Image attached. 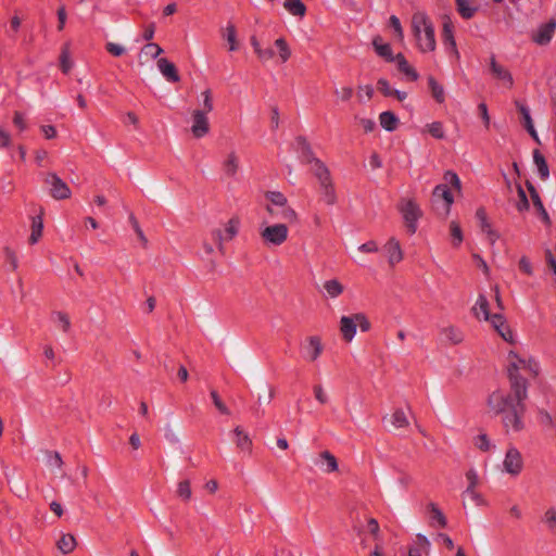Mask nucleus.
Returning <instances> with one entry per match:
<instances>
[{"mask_svg": "<svg viewBox=\"0 0 556 556\" xmlns=\"http://www.w3.org/2000/svg\"><path fill=\"white\" fill-rule=\"evenodd\" d=\"M510 391L495 390L488 397V408L494 415L502 417L507 431L519 432L525 428L522 417L526 412L525 401L528 390L521 382L514 380Z\"/></svg>", "mask_w": 556, "mask_h": 556, "instance_id": "f257e3e1", "label": "nucleus"}, {"mask_svg": "<svg viewBox=\"0 0 556 556\" xmlns=\"http://www.w3.org/2000/svg\"><path fill=\"white\" fill-rule=\"evenodd\" d=\"M412 29L417 47L421 52H432L435 50L434 26L426 13H414L412 17Z\"/></svg>", "mask_w": 556, "mask_h": 556, "instance_id": "f03ea898", "label": "nucleus"}, {"mask_svg": "<svg viewBox=\"0 0 556 556\" xmlns=\"http://www.w3.org/2000/svg\"><path fill=\"white\" fill-rule=\"evenodd\" d=\"M540 364L531 356L518 355L515 352H509L507 356V374L509 384H513L514 380L521 382L528 388L527 380L520 375V370L528 371L532 376L536 377L540 374Z\"/></svg>", "mask_w": 556, "mask_h": 556, "instance_id": "7ed1b4c3", "label": "nucleus"}, {"mask_svg": "<svg viewBox=\"0 0 556 556\" xmlns=\"http://www.w3.org/2000/svg\"><path fill=\"white\" fill-rule=\"evenodd\" d=\"M444 181L445 184H440L435 186L432 191V203L434 206H442V210L445 214H448L451 211V206L454 203V197L448 188L456 189L458 192L462 190V182L458 175L453 170H447L444 173Z\"/></svg>", "mask_w": 556, "mask_h": 556, "instance_id": "20e7f679", "label": "nucleus"}, {"mask_svg": "<svg viewBox=\"0 0 556 556\" xmlns=\"http://www.w3.org/2000/svg\"><path fill=\"white\" fill-rule=\"evenodd\" d=\"M289 235V228L283 223L265 225L260 228V237L267 248L280 247Z\"/></svg>", "mask_w": 556, "mask_h": 556, "instance_id": "39448f33", "label": "nucleus"}, {"mask_svg": "<svg viewBox=\"0 0 556 556\" xmlns=\"http://www.w3.org/2000/svg\"><path fill=\"white\" fill-rule=\"evenodd\" d=\"M399 211L403 216L409 233L414 235L417 230V222L421 216L418 204L412 199H403L399 204Z\"/></svg>", "mask_w": 556, "mask_h": 556, "instance_id": "423d86ee", "label": "nucleus"}, {"mask_svg": "<svg viewBox=\"0 0 556 556\" xmlns=\"http://www.w3.org/2000/svg\"><path fill=\"white\" fill-rule=\"evenodd\" d=\"M503 471L511 477H517L523 469V458L519 450L510 445L503 459Z\"/></svg>", "mask_w": 556, "mask_h": 556, "instance_id": "0eeeda50", "label": "nucleus"}, {"mask_svg": "<svg viewBox=\"0 0 556 556\" xmlns=\"http://www.w3.org/2000/svg\"><path fill=\"white\" fill-rule=\"evenodd\" d=\"M240 227V218L238 216H233L225 224L224 231L220 229L212 231V237L217 242L219 251L224 250V241H230L239 233Z\"/></svg>", "mask_w": 556, "mask_h": 556, "instance_id": "6e6552de", "label": "nucleus"}, {"mask_svg": "<svg viewBox=\"0 0 556 556\" xmlns=\"http://www.w3.org/2000/svg\"><path fill=\"white\" fill-rule=\"evenodd\" d=\"M45 182L50 187L51 197L56 200L68 199L72 194L71 189L66 182L54 173H49L45 179Z\"/></svg>", "mask_w": 556, "mask_h": 556, "instance_id": "1a4fd4ad", "label": "nucleus"}, {"mask_svg": "<svg viewBox=\"0 0 556 556\" xmlns=\"http://www.w3.org/2000/svg\"><path fill=\"white\" fill-rule=\"evenodd\" d=\"M324 350L321 340L317 336L308 337L301 344V355L306 362H315L321 355Z\"/></svg>", "mask_w": 556, "mask_h": 556, "instance_id": "9d476101", "label": "nucleus"}, {"mask_svg": "<svg viewBox=\"0 0 556 556\" xmlns=\"http://www.w3.org/2000/svg\"><path fill=\"white\" fill-rule=\"evenodd\" d=\"M191 132L194 138H203L210 131V122L204 111L194 110L191 115Z\"/></svg>", "mask_w": 556, "mask_h": 556, "instance_id": "9b49d317", "label": "nucleus"}, {"mask_svg": "<svg viewBox=\"0 0 556 556\" xmlns=\"http://www.w3.org/2000/svg\"><path fill=\"white\" fill-rule=\"evenodd\" d=\"M490 72L494 78L498 79L505 87L511 88L514 85V79L510 72L497 63L495 56H492L490 60Z\"/></svg>", "mask_w": 556, "mask_h": 556, "instance_id": "f8f14e48", "label": "nucleus"}, {"mask_svg": "<svg viewBox=\"0 0 556 556\" xmlns=\"http://www.w3.org/2000/svg\"><path fill=\"white\" fill-rule=\"evenodd\" d=\"M442 40L446 52L454 56L456 60L459 59V52L456 47V41L453 33V25L451 22H444L442 29Z\"/></svg>", "mask_w": 556, "mask_h": 556, "instance_id": "ddd939ff", "label": "nucleus"}, {"mask_svg": "<svg viewBox=\"0 0 556 556\" xmlns=\"http://www.w3.org/2000/svg\"><path fill=\"white\" fill-rule=\"evenodd\" d=\"M383 250L391 267H394L403 260V251L397 239L390 238L384 244Z\"/></svg>", "mask_w": 556, "mask_h": 556, "instance_id": "4468645a", "label": "nucleus"}, {"mask_svg": "<svg viewBox=\"0 0 556 556\" xmlns=\"http://www.w3.org/2000/svg\"><path fill=\"white\" fill-rule=\"evenodd\" d=\"M315 464L325 473L334 472L339 468L337 458L329 451L321 452Z\"/></svg>", "mask_w": 556, "mask_h": 556, "instance_id": "2eb2a0df", "label": "nucleus"}, {"mask_svg": "<svg viewBox=\"0 0 556 556\" xmlns=\"http://www.w3.org/2000/svg\"><path fill=\"white\" fill-rule=\"evenodd\" d=\"M266 211L273 218L282 219L288 223H295L298 219L295 211L289 205L276 208L273 205H266Z\"/></svg>", "mask_w": 556, "mask_h": 556, "instance_id": "dca6fc26", "label": "nucleus"}, {"mask_svg": "<svg viewBox=\"0 0 556 556\" xmlns=\"http://www.w3.org/2000/svg\"><path fill=\"white\" fill-rule=\"evenodd\" d=\"M308 164L311 165V170L318 180L319 185H325L326 182L328 184L329 181H332L328 167L319 159L316 157Z\"/></svg>", "mask_w": 556, "mask_h": 556, "instance_id": "f3484780", "label": "nucleus"}, {"mask_svg": "<svg viewBox=\"0 0 556 556\" xmlns=\"http://www.w3.org/2000/svg\"><path fill=\"white\" fill-rule=\"evenodd\" d=\"M556 28V23L549 21L541 25L533 36V40L539 45H546L551 41Z\"/></svg>", "mask_w": 556, "mask_h": 556, "instance_id": "a211bd4d", "label": "nucleus"}, {"mask_svg": "<svg viewBox=\"0 0 556 556\" xmlns=\"http://www.w3.org/2000/svg\"><path fill=\"white\" fill-rule=\"evenodd\" d=\"M157 68L160 73L166 78L167 81L177 83L180 80L176 66L167 59H159Z\"/></svg>", "mask_w": 556, "mask_h": 556, "instance_id": "6ab92c4d", "label": "nucleus"}, {"mask_svg": "<svg viewBox=\"0 0 556 556\" xmlns=\"http://www.w3.org/2000/svg\"><path fill=\"white\" fill-rule=\"evenodd\" d=\"M356 320H355V314L352 316H342L340 319V331L342 333V337L348 342L352 341L353 338L356 334Z\"/></svg>", "mask_w": 556, "mask_h": 556, "instance_id": "aec40b11", "label": "nucleus"}, {"mask_svg": "<svg viewBox=\"0 0 556 556\" xmlns=\"http://www.w3.org/2000/svg\"><path fill=\"white\" fill-rule=\"evenodd\" d=\"M431 544L430 541L424 535L418 533L416 535V540L414 545L408 549V556H424L427 555L430 551Z\"/></svg>", "mask_w": 556, "mask_h": 556, "instance_id": "412c9836", "label": "nucleus"}, {"mask_svg": "<svg viewBox=\"0 0 556 556\" xmlns=\"http://www.w3.org/2000/svg\"><path fill=\"white\" fill-rule=\"evenodd\" d=\"M472 311L478 319H483L486 321H489L493 315L489 311V301L483 294H479Z\"/></svg>", "mask_w": 556, "mask_h": 556, "instance_id": "4be33fe9", "label": "nucleus"}, {"mask_svg": "<svg viewBox=\"0 0 556 556\" xmlns=\"http://www.w3.org/2000/svg\"><path fill=\"white\" fill-rule=\"evenodd\" d=\"M528 189L530 191V195H531L533 205L536 208L538 214H539L541 220L545 225H549L551 224V219H549L548 213L545 210V207H544V205H543V203L541 201V198H540L538 191L535 190V188L531 184L528 185Z\"/></svg>", "mask_w": 556, "mask_h": 556, "instance_id": "5701e85b", "label": "nucleus"}, {"mask_svg": "<svg viewBox=\"0 0 556 556\" xmlns=\"http://www.w3.org/2000/svg\"><path fill=\"white\" fill-rule=\"evenodd\" d=\"M294 147L298 153L300 154V157L302 162L309 163L314 159V153L312 151V148L307 140L304 137H298L294 141Z\"/></svg>", "mask_w": 556, "mask_h": 556, "instance_id": "b1692460", "label": "nucleus"}, {"mask_svg": "<svg viewBox=\"0 0 556 556\" xmlns=\"http://www.w3.org/2000/svg\"><path fill=\"white\" fill-rule=\"evenodd\" d=\"M441 339L450 344H459L464 340V334L457 327H444L440 331Z\"/></svg>", "mask_w": 556, "mask_h": 556, "instance_id": "393cba45", "label": "nucleus"}, {"mask_svg": "<svg viewBox=\"0 0 556 556\" xmlns=\"http://www.w3.org/2000/svg\"><path fill=\"white\" fill-rule=\"evenodd\" d=\"M235 443L237 447L243 452H250L252 447V440L250 435L240 427L233 429Z\"/></svg>", "mask_w": 556, "mask_h": 556, "instance_id": "a878e982", "label": "nucleus"}, {"mask_svg": "<svg viewBox=\"0 0 556 556\" xmlns=\"http://www.w3.org/2000/svg\"><path fill=\"white\" fill-rule=\"evenodd\" d=\"M393 62H396L399 71L406 75L412 81H416L418 79V73L408 64L402 53H397Z\"/></svg>", "mask_w": 556, "mask_h": 556, "instance_id": "bb28decb", "label": "nucleus"}, {"mask_svg": "<svg viewBox=\"0 0 556 556\" xmlns=\"http://www.w3.org/2000/svg\"><path fill=\"white\" fill-rule=\"evenodd\" d=\"M372 46L377 54L389 62H393L395 56L393 55L391 46L389 43L382 42L381 37L377 36L372 40Z\"/></svg>", "mask_w": 556, "mask_h": 556, "instance_id": "cd10ccee", "label": "nucleus"}, {"mask_svg": "<svg viewBox=\"0 0 556 556\" xmlns=\"http://www.w3.org/2000/svg\"><path fill=\"white\" fill-rule=\"evenodd\" d=\"M263 391H264V394H258V397H257V406L255 407L256 416H262L264 414V410L262 407L264 405H269L274 397V389L269 384L265 383L263 386Z\"/></svg>", "mask_w": 556, "mask_h": 556, "instance_id": "c85d7f7f", "label": "nucleus"}, {"mask_svg": "<svg viewBox=\"0 0 556 556\" xmlns=\"http://www.w3.org/2000/svg\"><path fill=\"white\" fill-rule=\"evenodd\" d=\"M239 169V157L236 152H230L223 162V170L228 177H235Z\"/></svg>", "mask_w": 556, "mask_h": 556, "instance_id": "c756f323", "label": "nucleus"}, {"mask_svg": "<svg viewBox=\"0 0 556 556\" xmlns=\"http://www.w3.org/2000/svg\"><path fill=\"white\" fill-rule=\"evenodd\" d=\"M379 122L387 131H394L399 125V118L390 111L382 112L379 115Z\"/></svg>", "mask_w": 556, "mask_h": 556, "instance_id": "7c9ffc66", "label": "nucleus"}, {"mask_svg": "<svg viewBox=\"0 0 556 556\" xmlns=\"http://www.w3.org/2000/svg\"><path fill=\"white\" fill-rule=\"evenodd\" d=\"M43 220L41 215L31 218V232L29 236V243L36 244L42 236Z\"/></svg>", "mask_w": 556, "mask_h": 556, "instance_id": "2f4dec72", "label": "nucleus"}, {"mask_svg": "<svg viewBox=\"0 0 556 556\" xmlns=\"http://www.w3.org/2000/svg\"><path fill=\"white\" fill-rule=\"evenodd\" d=\"M533 162L536 166L538 173L542 179H546L549 176L548 165L544 155L539 151H533Z\"/></svg>", "mask_w": 556, "mask_h": 556, "instance_id": "473e14b6", "label": "nucleus"}, {"mask_svg": "<svg viewBox=\"0 0 556 556\" xmlns=\"http://www.w3.org/2000/svg\"><path fill=\"white\" fill-rule=\"evenodd\" d=\"M321 200L327 205H333L337 201L336 190L332 181L326 182L325 185H319Z\"/></svg>", "mask_w": 556, "mask_h": 556, "instance_id": "72a5a7b5", "label": "nucleus"}, {"mask_svg": "<svg viewBox=\"0 0 556 556\" xmlns=\"http://www.w3.org/2000/svg\"><path fill=\"white\" fill-rule=\"evenodd\" d=\"M455 1H456L457 12L459 13V15L463 18L469 20L476 14L478 8L472 5L469 0H455Z\"/></svg>", "mask_w": 556, "mask_h": 556, "instance_id": "f704fd0d", "label": "nucleus"}, {"mask_svg": "<svg viewBox=\"0 0 556 556\" xmlns=\"http://www.w3.org/2000/svg\"><path fill=\"white\" fill-rule=\"evenodd\" d=\"M542 522L545 525L546 530L552 533L556 534V508L549 507L545 510Z\"/></svg>", "mask_w": 556, "mask_h": 556, "instance_id": "c9c22d12", "label": "nucleus"}, {"mask_svg": "<svg viewBox=\"0 0 556 556\" xmlns=\"http://www.w3.org/2000/svg\"><path fill=\"white\" fill-rule=\"evenodd\" d=\"M265 198L268 200L267 205H273V207H282L288 205V200L283 193L279 191H267L265 193Z\"/></svg>", "mask_w": 556, "mask_h": 556, "instance_id": "e433bc0d", "label": "nucleus"}, {"mask_svg": "<svg viewBox=\"0 0 556 556\" xmlns=\"http://www.w3.org/2000/svg\"><path fill=\"white\" fill-rule=\"evenodd\" d=\"M428 85L435 101L443 103L445 101V92L443 86L440 85L432 76L428 78Z\"/></svg>", "mask_w": 556, "mask_h": 556, "instance_id": "4c0bfd02", "label": "nucleus"}, {"mask_svg": "<svg viewBox=\"0 0 556 556\" xmlns=\"http://www.w3.org/2000/svg\"><path fill=\"white\" fill-rule=\"evenodd\" d=\"M76 546V540L72 534H63L58 541V548L63 554L71 553Z\"/></svg>", "mask_w": 556, "mask_h": 556, "instance_id": "58836bf2", "label": "nucleus"}, {"mask_svg": "<svg viewBox=\"0 0 556 556\" xmlns=\"http://www.w3.org/2000/svg\"><path fill=\"white\" fill-rule=\"evenodd\" d=\"M429 508H430V513H431L430 518H431L432 526L444 528L446 526V518L443 515V513L433 503H431L429 505Z\"/></svg>", "mask_w": 556, "mask_h": 556, "instance_id": "ea45409f", "label": "nucleus"}, {"mask_svg": "<svg viewBox=\"0 0 556 556\" xmlns=\"http://www.w3.org/2000/svg\"><path fill=\"white\" fill-rule=\"evenodd\" d=\"M286 10L294 16H303L305 14V5L301 0H286Z\"/></svg>", "mask_w": 556, "mask_h": 556, "instance_id": "a19ab883", "label": "nucleus"}, {"mask_svg": "<svg viewBox=\"0 0 556 556\" xmlns=\"http://www.w3.org/2000/svg\"><path fill=\"white\" fill-rule=\"evenodd\" d=\"M324 289L328 296L334 299L343 292V286L337 279L327 280L324 283Z\"/></svg>", "mask_w": 556, "mask_h": 556, "instance_id": "79ce46f5", "label": "nucleus"}, {"mask_svg": "<svg viewBox=\"0 0 556 556\" xmlns=\"http://www.w3.org/2000/svg\"><path fill=\"white\" fill-rule=\"evenodd\" d=\"M390 421L395 429L406 428L409 425V421L403 409H396L392 414Z\"/></svg>", "mask_w": 556, "mask_h": 556, "instance_id": "37998d69", "label": "nucleus"}, {"mask_svg": "<svg viewBox=\"0 0 556 556\" xmlns=\"http://www.w3.org/2000/svg\"><path fill=\"white\" fill-rule=\"evenodd\" d=\"M275 46L278 49V54L282 63L287 62L291 56V50L283 38H278L275 41Z\"/></svg>", "mask_w": 556, "mask_h": 556, "instance_id": "c03bdc74", "label": "nucleus"}, {"mask_svg": "<svg viewBox=\"0 0 556 556\" xmlns=\"http://www.w3.org/2000/svg\"><path fill=\"white\" fill-rule=\"evenodd\" d=\"M450 232L452 237V242L454 247H459L464 240L463 231L456 222H451L450 224Z\"/></svg>", "mask_w": 556, "mask_h": 556, "instance_id": "a18cd8bd", "label": "nucleus"}, {"mask_svg": "<svg viewBox=\"0 0 556 556\" xmlns=\"http://www.w3.org/2000/svg\"><path fill=\"white\" fill-rule=\"evenodd\" d=\"M224 37L229 43V50L235 51L237 50V31L236 27L232 24H228L225 29Z\"/></svg>", "mask_w": 556, "mask_h": 556, "instance_id": "49530a36", "label": "nucleus"}, {"mask_svg": "<svg viewBox=\"0 0 556 556\" xmlns=\"http://www.w3.org/2000/svg\"><path fill=\"white\" fill-rule=\"evenodd\" d=\"M53 319L56 323L58 327L62 329V331L67 332L71 328V321L68 316L62 312L53 313Z\"/></svg>", "mask_w": 556, "mask_h": 556, "instance_id": "de8ad7c7", "label": "nucleus"}, {"mask_svg": "<svg viewBox=\"0 0 556 556\" xmlns=\"http://www.w3.org/2000/svg\"><path fill=\"white\" fill-rule=\"evenodd\" d=\"M464 496L468 497L477 506H483L486 504L483 496L476 491V488H466Z\"/></svg>", "mask_w": 556, "mask_h": 556, "instance_id": "09e8293b", "label": "nucleus"}, {"mask_svg": "<svg viewBox=\"0 0 556 556\" xmlns=\"http://www.w3.org/2000/svg\"><path fill=\"white\" fill-rule=\"evenodd\" d=\"M427 129L428 132L435 139H443L445 136L443 124L441 122H432L428 124Z\"/></svg>", "mask_w": 556, "mask_h": 556, "instance_id": "8fccbe9b", "label": "nucleus"}, {"mask_svg": "<svg viewBox=\"0 0 556 556\" xmlns=\"http://www.w3.org/2000/svg\"><path fill=\"white\" fill-rule=\"evenodd\" d=\"M492 325V327L497 331V333H501V331L505 330V328L509 327L506 324V320L502 314H493L491 319L489 320Z\"/></svg>", "mask_w": 556, "mask_h": 556, "instance_id": "3c124183", "label": "nucleus"}, {"mask_svg": "<svg viewBox=\"0 0 556 556\" xmlns=\"http://www.w3.org/2000/svg\"><path fill=\"white\" fill-rule=\"evenodd\" d=\"M141 53L149 55L152 59H156L163 53V49L157 43L149 42L141 49Z\"/></svg>", "mask_w": 556, "mask_h": 556, "instance_id": "603ef678", "label": "nucleus"}, {"mask_svg": "<svg viewBox=\"0 0 556 556\" xmlns=\"http://www.w3.org/2000/svg\"><path fill=\"white\" fill-rule=\"evenodd\" d=\"M201 97H202V109H200V111H204L205 114H208L210 112L213 111V108H214L211 90L210 89L204 90L201 93Z\"/></svg>", "mask_w": 556, "mask_h": 556, "instance_id": "864d4df0", "label": "nucleus"}, {"mask_svg": "<svg viewBox=\"0 0 556 556\" xmlns=\"http://www.w3.org/2000/svg\"><path fill=\"white\" fill-rule=\"evenodd\" d=\"M177 494L185 501L190 500L191 488H190V482L188 480H184L178 483Z\"/></svg>", "mask_w": 556, "mask_h": 556, "instance_id": "5fc2aeb1", "label": "nucleus"}, {"mask_svg": "<svg viewBox=\"0 0 556 556\" xmlns=\"http://www.w3.org/2000/svg\"><path fill=\"white\" fill-rule=\"evenodd\" d=\"M211 397L213 400L215 407L218 409L220 414L230 415L229 408L224 404V402L220 400L218 393L215 390L211 391Z\"/></svg>", "mask_w": 556, "mask_h": 556, "instance_id": "6e6d98bb", "label": "nucleus"}, {"mask_svg": "<svg viewBox=\"0 0 556 556\" xmlns=\"http://www.w3.org/2000/svg\"><path fill=\"white\" fill-rule=\"evenodd\" d=\"M390 26L393 28L396 38L402 41L404 39V31L397 16L391 15L389 20Z\"/></svg>", "mask_w": 556, "mask_h": 556, "instance_id": "4d7b16f0", "label": "nucleus"}, {"mask_svg": "<svg viewBox=\"0 0 556 556\" xmlns=\"http://www.w3.org/2000/svg\"><path fill=\"white\" fill-rule=\"evenodd\" d=\"M475 445L483 452L489 451L492 446V444L485 433H481L475 438Z\"/></svg>", "mask_w": 556, "mask_h": 556, "instance_id": "13d9d810", "label": "nucleus"}, {"mask_svg": "<svg viewBox=\"0 0 556 556\" xmlns=\"http://www.w3.org/2000/svg\"><path fill=\"white\" fill-rule=\"evenodd\" d=\"M517 191H518V197H519V200L517 202V210L519 212H523L529 208V201H528L527 194L521 186L517 187Z\"/></svg>", "mask_w": 556, "mask_h": 556, "instance_id": "bf43d9fd", "label": "nucleus"}, {"mask_svg": "<svg viewBox=\"0 0 556 556\" xmlns=\"http://www.w3.org/2000/svg\"><path fill=\"white\" fill-rule=\"evenodd\" d=\"M47 463L51 468H58V469H60L63 465L62 457H61L60 453H58V452L49 453Z\"/></svg>", "mask_w": 556, "mask_h": 556, "instance_id": "052dcab7", "label": "nucleus"}, {"mask_svg": "<svg viewBox=\"0 0 556 556\" xmlns=\"http://www.w3.org/2000/svg\"><path fill=\"white\" fill-rule=\"evenodd\" d=\"M61 68L63 73L67 74L72 68V62L70 60V53L67 49H64L60 56Z\"/></svg>", "mask_w": 556, "mask_h": 556, "instance_id": "680f3d73", "label": "nucleus"}, {"mask_svg": "<svg viewBox=\"0 0 556 556\" xmlns=\"http://www.w3.org/2000/svg\"><path fill=\"white\" fill-rule=\"evenodd\" d=\"M352 87H342L341 89H336V96L343 102L350 101L353 96Z\"/></svg>", "mask_w": 556, "mask_h": 556, "instance_id": "e2e57ef3", "label": "nucleus"}, {"mask_svg": "<svg viewBox=\"0 0 556 556\" xmlns=\"http://www.w3.org/2000/svg\"><path fill=\"white\" fill-rule=\"evenodd\" d=\"M377 88L386 97L393 96V88L390 86L389 81L383 78L378 80Z\"/></svg>", "mask_w": 556, "mask_h": 556, "instance_id": "0e129e2a", "label": "nucleus"}, {"mask_svg": "<svg viewBox=\"0 0 556 556\" xmlns=\"http://www.w3.org/2000/svg\"><path fill=\"white\" fill-rule=\"evenodd\" d=\"M314 395L316 401L320 404H327L329 401L328 394L320 384L314 387Z\"/></svg>", "mask_w": 556, "mask_h": 556, "instance_id": "69168bd1", "label": "nucleus"}, {"mask_svg": "<svg viewBox=\"0 0 556 556\" xmlns=\"http://www.w3.org/2000/svg\"><path fill=\"white\" fill-rule=\"evenodd\" d=\"M21 24H22V21L17 15L13 16L10 20V30L8 31V36L11 39L15 38V34L20 30Z\"/></svg>", "mask_w": 556, "mask_h": 556, "instance_id": "338daca9", "label": "nucleus"}, {"mask_svg": "<svg viewBox=\"0 0 556 556\" xmlns=\"http://www.w3.org/2000/svg\"><path fill=\"white\" fill-rule=\"evenodd\" d=\"M355 320L362 331H368L370 329V323L363 313L355 314Z\"/></svg>", "mask_w": 556, "mask_h": 556, "instance_id": "774afa93", "label": "nucleus"}]
</instances>
